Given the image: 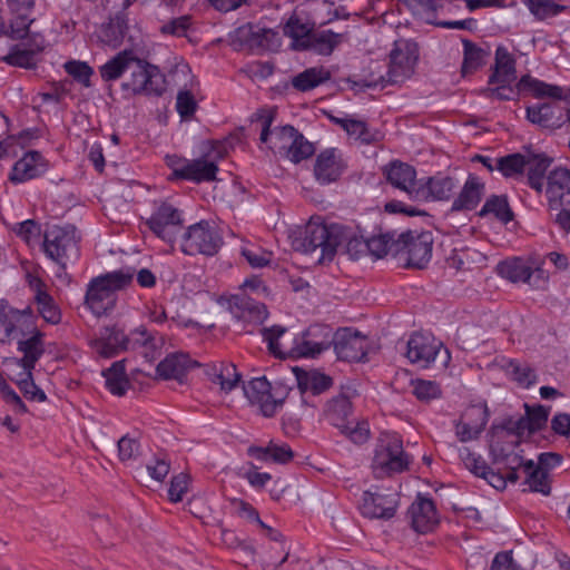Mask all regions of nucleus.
Listing matches in <instances>:
<instances>
[{
  "instance_id": "3c124183",
  "label": "nucleus",
  "mask_w": 570,
  "mask_h": 570,
  "mask_svg": "<svg viewBox=\"0 0 570 570\" xmlns=\"http://www.w3.org/2000/svg\"><path fill=\"white\" fill-rule=\"evenodd\" d=\"M535 20L543 21L563 12L567 7L556 0H521Z\"/></svg>"
},
{
  "instance_id": "6ab92c4d",
  "label": "nucleus",
  "mask_w": 570,
  "mask_h": 570,
  "mask_svg": "<svg viewBox=\"0 0 570 570\" xmlns=\"http://www.w3.org/2000/svg\"><path fill=\"white\" fill-rule=\"evenodd\" d=\"M497 272L500 276L512 283H528L537 288L544 285L548 279L543 269H532L531 266L520 257L500 262L497 266Z\"/></svg>"
},
{
  "instance_id": "473e14b6",
  "label": "nucleus",
  "mask_w": 570,
  "mask_h": 570,
  "mask_svg": "<svg viewBox=\"0 0 570 570\" xmlns=\"http://www.w3.org/2000/svg\"><path fill=\"white\" fill-rule=\"evenodd\" d=\"M125 345L126 351H140L142 356L149 362L154 361L157 355V340L155 335L142 325L130 331L129 334L125 333Z\"/></svg>"
},
{
  "instance_id": "aec40b11",
  "label": "nucleus",
  "mask_w": 570,
  "mask_h": 570,
  "mask_svg": "<svg viewBox=\"0 0 570 570\" xmlns=\"http://www.w3.org/2000/svg\"><path fill=\"white\" fill-rule=\"evenodd\" d=\"M346 168L342 151L337 148H326L316 156L314 177L320 185H330L337 181Z\"/></svg>"
},
{
  "instance_id": "680f3d73",
  "label": "nucleus",
  "mask_w": 570,
  "mask_h": 570,
  "mask_svg": "<svg viewBox=\"0 0 570 570\" xmlns=\"http://www.w3.org/2000/svg\"><path fill=\"white\" fill-rule=\"evenodd\" d=\"M242 374L237 372L235 364L220 362L219 379L217 384L225 393L232 392L238 386Z\"/></svg>"
},
{
  "instance_id": "9d476101",
  "label": "nucleus",
  "mask_w": 570,
  "mask_h": 570,
  "mask_svg": "<svg viewBox=\"0 0 570 570\" xmlns=\"http://www.w3.org/2000/svg\"><path fill=\"white\" fill-rule=\"evenodd\" d=\"M130 78L122 83L124 89L134 95L159 97L165 91V78L158 67L150 65L134 56Z\"/></svg>"
},
{
  "instance_id": "c756f323",
  "label": "nucleus",
  "mask_w": 570,
  "mask_h": 570,
  "mask_svg": "<svg viewBox=\"0 0 570 570\" xmlns=\"http://www.w3.org/2000/svg\"><path fill=\"white\" fill-rule=\"evenodd\" d=\"M45 333L39 328L33 333L17 341V350L22 353V357L17 360V364L23 371H33L38 361L45 354Z\"/></svg>"
},
{
  "instance_id": "5fc2aeb1",
  "label": "nucleus",
  "mask_w": 570,
  "mask_h": 570,
  "mask_svg": "<svg viewBox=\"0 0 570 570\" xmlns=\"http://www.w3.org/2000/svg\"><path fill=\"white\" fill-rule=\"evenodd\" d=\"M460 458L463 461L466 469H469L474 475L489 480V478L497 476L487 462L481 455L472 452L469 448H462L460 450Z\"/></svg>"
},
{
  "instance_id": "4be33fe9",
  "label": "nucleus",
  "mask_w": 570,
  "mask_h": 570,
  "mask_svg": "<svg viewBox=\"0 0 570 570\" xmlns=\"http://www.w3.org/2000/svg\"><path fill=\"white\" fill-rule=\"evenodd\" d=\"M228 308L238 321L256 325L263 324L269 314L264 303L257 302L246 293L232 295Z\"/></svg>"
},
{
  "instance_id": "a19ab883",
  "label": "nucleus",
  "mask_w": 570,
  "mask_h": 570,
  "mask_svg": "<svg viewBox=\"0 0 570 570\" xmlns=\"http://www.w3.org/2000/svg\"><path fill=\"white\" fill-rule=\"evenodd\" d=\"M344 36L332 30L312 31L306 50L321 56H330L343 41Z\"/></svg>"
},
{
  "instance_id": "dca6fc26",
  "label": "nucleus",
  "mask_w": 570,
  "mask_h": 570,
  "mask_svg": "<svg viewBox=\"0 0 570 570\" xmlns=\"http://www.w3.org/2000/svg\"><path fill=\"white\" fill-rule=\"evenodd\" d=\"M332 345L338 360L363 362L367 355L368 340L357 331L343 328L336 332Z\"/></svg>"
},
{
  "instance_id": "5701e85b",
  "label": "nucleus",
  "mask_w": 570,
  "mask_h": 570,
  "mask_svg": "<svg viewBox=\"0 0 570 570\" xmlns=\"http://www.w3.org/2000/svg\"><path fill=\"white\" fill-rule=\"evenodd\" d=\"M456 188V180L441 173L419 180L414 200H449Z\"/></svg>"
},
{
  "instance_id": "f257e3e1",
  "label": "nucleus",
  "mask_w": 570,
  "mask_h": 570,
  "mask_svg": "<svg viewBox=\"0 0 570 570\" xmlns=\"http://www.w3.org/2000/svg\"><path fill=\"white\" fill-rule=\"evenodd\" d=\"M304 247L307 252L321 249L320 263L332 262L338 248L353 261L367 255V239L340 224L309 222L305 228Z\"/></svg>"
},
{
  "instance_id": "49530a36",
  "label": "nucleus",
  "mask_w": 570,
  "mask_h": 570,
  "mask_svg": "<svg viewBox=\"0 0 570 570\" xmlns=\"http://www.w3.org/2000/svg\"><path fill=\"white\" fill-rule=\"evenodd\" d=\"M524 483L529 485L530 492L541 493L542 495H550L551 480L549 473L543 471L541 466H537L533 460H528L524 464Z\"/></svg>"
},
{
  "instance_id": "6e6552de",
  "label": "nucleus",
  "mask_w": 570,
  "mask_h": 570,
  "mask_svg": "<svg viewBox=\"0 0 570 570\" xmlns=\"http://www.w3.org/2000/svg\"><path fill=\"white\" fill-rule=\"evenodd\" d=\"M419 60V46L413 40L395 41L390 53L386 77H381V86L402 83L409 79Z\"/></svg>"
},
{
  "instance_id": "f3484780",
  "label": "nucleus",
  "mask_w": 570,
  "mask_h": 570,
  "mask_svg": "<svg viewBox=\"0 0 570 570\" xmlns=\"http://www.w3.org/2000/svg\"><path fill=\"white\" fill-rule=\"evenodd\" d=\"M443 344L433 335L426 333H413L406 343L405 356L420 368H428L435 361Z\"/></svg>"
},
{
  "instance_id": "0e129e2a",
  "label": "nucleus",
  "mask_w": 570,
  "mask_h": 570,
  "mask_svg": "<svg viewBox=\"0 0 570 570\" xmlns=\"http://www.w3.org/2000/svg\"><path fill=\"white\" fill-rule=\"evenodd\" d=\"M66 72L83 86L90 85L92 68L85 61L70 60L65 63Z\"/></svg>"
},
{
  "instance_id": "2f4dec72",
  "label": "nucleus",
  "mask_w": 570,
  "mask_h": 570,
  "mask_svg": "<svg viewBox=\"0 0 570 570\" xmlns=\"http://www.w3.org/2000/svg\"><path fill=\"white\" fill-rule=\"evenodd\" d=\"M517 60L504 46H498L494 52V65L491 67L488 83L515 82Z\"/></svg>"
},
{
  "instance_id": "4d7b16f0",
  "label": "nucleus",
  "mask_w": 570,
  "mask_h": 570,
  "mask_svg": "<svg viewBox=\"0 0 570 570\" xmlns=\"http://www.w3.org/2000/svg\"><path fill=\"white\" fill-rule=\"evenodd\" d=\"M412 394L421 402H430L441 396V387L435 381L411 380Z\"/></svg>"
},
{
  "instance_id": "c9c22d12",
  "label": "nucleus",
  "mask_w": 570,
  "mask_h": 570,
  "mask_svg": "<svg viewBox=\"0 0 570 570\" xmlns=\"http://www.w3.org/2000/svg\"><path fill=\"white\" fill-rule=\"evenodd\" d=\"M367 255L374 259L383 258L386 255L397 257L400 256L399 234L396 232H386L374 235L367 238Z\"/></svg>"
},
{
  "instance_id": "69168bd1",
  "label": "nucleus",
  "mask_w": 570,
  "mask_h": 570,
  "mask_svg": "<svg viewBox=\"0 0 570 570\" xmlns=\"http://www.w3.org/2000/svg\"><path fill=\"white\" fill-rule=\"evenodd\" d=\"M354 421L347 423V428L340 429V432L346 435L353 443L363 444L370 438V428L366 421L357 422L353 425Z\"/></svg>"
},
{
  "instance_id": "f704fd0d",
  "label": "nucleus",
  "mask_w": 570,
  "mask_h": 570,
  "mask_svg": "<svg viewBox=\"0 0 570 570\" xmlns=\"http://www.w3.org/2000/svg\"><path fill=\"white\" fill-rule=\"evenodd\" d=\"M191 367L190 358L185 353L167 355L156 367L157 375L164 380L180 381L188 368Z\"/></svg>"
},
{
  "instance_id": "a211bd4d",
  "label": "nucleus",
  "mask_w": 570,
  "mask_h": 570,
  "mask_svg": "<svg viewBox=\"0 0 570 570\" xmlns=\"http://www.w3.org/2000/svg\"><path fill=\"white\" fill-rule=\"evenodd\" d=\"M243 391L250 404L257 405L261 413L266 417L275 415L283 400L276 399L272 393L271 383L265 376L254 377L243 384Z\"/></svg>"
},
{
  "instance_id": "338daca9",
  "label": "nucleus",
  "mask_w": 570,
  "mask_h": 570,
  "mask_svg": "<svg viewBox=\"0 0 570 570\" xmlns=\"http://www.w3.org/2000/svg\"><path fill=\"white\" fill-rule=\"evenodd\" d=\"M345 131L363 144H372L375 140V135L371 132L366 122L360 119L350 118Z\"/></svg>"
},
{
  "instance_id": "c85d7f7f",
  "label": "nucleus",
  "mask_w": 570,
  "mask_h": 570,
  "mask_svg": "<svg viewBox=\"0 0 570 570\" xmlns=\"http://www.w3.org/2000/svg\"><path fill=\"white\" fill-rule=\"evenodd\" d=\"M412 527L416 532L426 533L439 522L438 511L431 498L417 494L415 501L409 508Z\"/></svg>"
},
{
  "instance_id": "f8f14e48",
  "label": "nucleus",
  "mask_w": 570,
  "mask_h": 570,
  "mask_svg": "<svg viewBox=\"0 0 570 570\" xmlns=\"http://www.w3.org/2000/svg\"><path fill=\"white\" fill-rule=\"evenodd\" d=\"M333 337L332 327L313 324L294 337L291 353L296 357H316L331 347Z\"/></svg>"
},
{
  "instance_id": "ea45409f",
  "label": "nucleus",
  "mask_w": 570,
  "mask_h": 570,
  "mask_svg": "<svg viewBox=\"0 0 570 570\" xmlns=\"http://www.w3.org/2000/svg\"><path fill=\"white\" fill-rule=\"evenodd\" d=\"M128 30V17L125 12H117L109 19L101 28V41L116 49L118 48L126 36Z\"/></svg>"
},
{
  "instance_id": "052dcab7",
  "label": "nucleus",
  "mask_w": 570,
  "mask_h": 570,
  "mask_svg": "<svg viewBox=\"0 0 570 570\" xmlns=\"http://www.w3.org/2000/svg\"><path fill=\"white\" fill-rule=\"evenodd\" d=\"M176 111L181 120H190L198 109V104L190 90H179L176 97Z\"/></svg>"
},
{
  "instance_id": "7c9ffc66",
  "label": "nucleus",
  "mask_w": 570,
  "mask_h": 570,
  "mask_svg": "<svg viewBox=\"0 0 570 570\" xmlns=\"http://www.w3.org/2000/svg\"><path fill=\"white\" fill-rule=\"evenodd\" d=\"M385 176L392 186L405 191L414 200V191L417 189L419 180L415 179L416 170L413 166L400 160L392 161L385 169Z\"/></svg>"
},
{
  "instance_id": "603ef678",
  "label": "nucleus",
  "mask_w": 570,
  "mask_h": 570,
  "mask_svg": "<svg viewBox=\"0 0 570 570\" xmlns=\"http://www.w3.org/2000/svg\"><path fill=\"white\" fill-rule=\"evenodd\" d=\"M528 158L520 153L509 154L495 159V168L505 178L522 175L527 168Z\"/></svg>"
},
{
  "instance_id": "39448f33",
  "label": "nucleus",
  "mask_w": 570,
  "mask_h": 570,
  "mask_svg": "<svg viewBox=\"0 0 570 570\" xmlns=\"http://www.w3.org/2000/svg\"><path fill=\"white\" fill-rule=\"evenodd\" d=\"M546 196L551 210H558L553 223L570 233V169L557 167L547 176Z\"/></svg>"
},
{
  "instance_id": "423d86ee",
  "label": "nucleus",
  "mask_w": 570,
  "mask_h": 570,
  "mask_svg": "<svg viewBox=\"0 0 570 570\" xmlns=\"http://www.w3.org/2000/svg\"><path fill=\"white\" fill-rule=\"evenodd\" d=\"M224 244L215 223L200 220L190 225L181 236L180 249L189 256H214Z\"/></svg>"
},
{
  "instance_id": "2eb2a0df",
  "label": "nucleus",
  "mask_w": 570,
  "mask_h": 570,
  "mask_svg": "<svg viewBox=\"0 0 570 570\" xmlns=\"http://www.w3.org/2000/svg\"><path fill=\"white\" fill-rule=\"evenodd\" d=\"M551 102L535 104L528 106L527 119L542 129L556 130L564 125L570 127V108L562 102L563 96L559 99L552 98Z\"/></svg>"
},
{
  "instance_id": "a18cd8bd",
  "label": "nucleus",
  "mask_w": 570,
  "mask_h": 570,
  "mask_svg": "<svg viewBox=\"0 0 570 570\" xmlns=\"http://www.w3.org/2000/svg\"><path fill=\"white\" fill-rule=\"evenodd\" d=\"M248 454L258 461H273L281 464L289 462L294 456L292 449L287 444L278 445L275 443H269L265 448L250 446Z\"/></svg>"
},
{
  "instance_id": "cd10ccee",
  "label": "nucleus",
  "mask_w": 570,
  "mask_h": 570,
  "mask_svg": "<svg viewBox=\"0 0 570 570\" xmlns=\"http://www.w3.org/2000/svg\"><path fill=\"white\" fill-rule=\"evenodd\" d=\"M485 194V183L475 174H469L463 187L453 199L451 212H471L478 207Z\"/></svg>"
},
{
  "instance_id": "864d4df0",
  "label": "nucleus",
  "mask_w": 570,
  "mask_h": 570,
  "mask_svg": "<svg viewBox=\"0 0 570 570\" xmlns=\"http://www.w3.org/2000/svg\"><path fill=\"white\" fill-rule=\"evenodd\" d=\"M415 17L429 24H435L436 12L442 4L436 0H400Z\"/></svg>"
},
{
  "instance_id": "774afa93",
  "label": "nucleus",
  "mask_w": 570,
  "mask_h": 570,
  "mask_svg": "<svg viewBox=\"0 0 570 570\" xmlns=\"http://www.w3.org/2000/svg\"><path fill=\"white\" fill-rule=\"evenodd\" d=\"M188 482L189 476L186 473L174 475L168 489V499L174 503L180 502L188 490Z\"/></svg>"
},
{
  "instance_id": "bf43d9fd",
  "label": "nucleus",
  "mask_w": 570,
  "mask_h": 570,
  "mask_svg": "<svg viewBox=\"0 0 570 570\" xmlns=\"http://www.w3.org/2000/svg\"><path fill=\"white\" fill-rule=\"evenodd\" d=\"M462 417L483 432L490 419V411L485 402L470 405Z\"/></svg>"
},
{
  "instance_id": "e433bc0d",
  "label": "nucleus",
  "mask_w": 570,
  "mask_h": 570,
  "mask_svg": "<svg viewBox=\"0 0 570 570\" xmlns=\"http://www.w3.org/2000/svg\"><path fill=\"white\" fill-rule=\"evenodd\" d=\"M463 61L461 72L463 76L472 75L482 68L490 57L489 47H481L471 40L463 39Z\"/></svg>"
},
{
  "instance_id": "393cba45",
  "label": "nucleus",
  "mask_w": 570,
  "mask_h": 570,
  "mask_svg": "<svg viewBox=\"0 0 570 570\" xmlns=\"http://www.w3.org/2000/svg\"><path fill=\"white\" fill-rule=\"evenodd\" d=\"M237 35L250 49L275 51L281 47V38L277 31L247 23L237 29Z\"/></svg>"
},
{
  "instance_id": "7ed1b4c3",
  "label": "nucleus",
  "mask_w": 570,
  "mask_h": 570,
  "mask_svg": "<svg viewBox=\"0 0 570 570\" xmlns=\"http://www.w3.org/2000/svg\"><path fill=\"white\" fill-rule=\"evenodd\" d=\"M80 236L73 225H49L43 230L41 249L62 269L80 256Z\"/></svg>"
},
{
  "instance_id": "4468645a",
  "label": "nucleus",
  "mask_w": 570,
  "mask_h": 570,
  "mask_svg": "<svg viewBox=\"0 0 570 570\" xmlns=\"http://www.w3.org/2000/svg\"><path fill=\"white\" fill-rule=\"evenodd\" d=\"M399 244L400 255L405 256V267L422 269L430 263L433 247L430 233L417 234L411 230L401 233Z\"/></svg>"
},
{
  "instance_id": "72a5a7b5",
  "label": "nucleus",
  "mask_w": 570,
  "mask_h": 570,
  "mask_svg": "<svg viewBox=\"0 0 570 570\" xmlns=\"http://www.w3.org/2000/svg\"><path fill=\"white\" fill-rule=\"evenodd\" d=\"M353 407L350 397L345 394H338L327 401L324 409V419L336 429L347 428L352 420Z\"/></svg>"
},
{
  "instance_id": "9b49d317",
  "label": "nucleus",
  "mask_w": 570,
  "mask_h": 570,
  "mask_svg": "<svg viewBox=\"0 0 570 570\" xmlns=\"http://www.w3.org/2000/svg\"><path fill=\"white\" fill-rule=\"evenodd\" d=\"M0 328L4 333L1 343L18 341L38 330L31 307L17 309L3 299H0Z\"/></svg>"
},
{
  "instance_id": "37998d69",
  "label": "nucleus",
  "mask_w": 570,
  "mask_h": 570,
  "mask_svg": "<svg viewBox=\"0 0 570 570\" xmlns=\"http://www.w3.org/2000/svg\"><path fill=\"white\" fill-rule=\"evenodd\" d=\"M102 375L106 379V387L112 395L122 396L126 394L130 382L126 374L124 360L114 362L110 367L102 371Z\"/></svg>"
},
{
  "instance_id": "6e6d98bb",
  "label": "nucleus",
  "mask_w": 570,
  "mask_h": 570,
  "mask_svg": "<svg viewBox=\"0 0 570 570\" xmlns=\"http://www.w3.org/2000/svg\"><path fill=\"white\" fill-rule=\"evenodd\" d=\"M13 230L29 247H33L36 245L41 246L43 232L41 230L40 224L36 220L27 219L18 223Z\"/></svg>"
},
{
  "instance_id": "4c0bfd02",
  "label": "nucleus",
  "mask_w": 570,
  "mask_h": 570,
  "mask_svg": "<svg viewBox=\"0 0 570 570\" xmlns=\"http://www.w3.org/2000/svg\"><path fill=\"white\" fill-rule=\"evenodd\" d=\"M45 287L41 281H37L35 294L37 311L47 323L57 325L62 318L61 309Z\"/></svg>"
},
{
  "instance_id": "09e8293b",
  "label": "nucleus",
  "mask_w": 570,
  "mask_h": 570,
  "mask_svg": "<svg viewBox=\"0 0 570 570\" xmlns=\"http://www.w3.org/2000/svg\"><path fill=\"white\" fill-rule=\"evenodd\" d=\"M43 49V39L41 43H37L35 49H21L18 46L12 48L2 60L9 66L20 67L24 69L35 68L37 65L36 56Z\"/></svg>"
},
{
  "instance_id": "bb28decb",
  "label": "nucleus",
  "mask_w": 570,
  "mask_h": 570,
  "mask_svg": "<svg viewBox=\"0 0 570 570\" xmlns=\"http://www.w3.org/2000/svg\"><path fill=\"white\" fill-rule=\"evenodd\" d=\"M48 169V164L39 151H28L17 160L9 174V180L13 184H22L42 176Z\"/></svg>"
},
{
  "instance_id": "f03ea898",
  "label": "nucleus",
  "mask_w": 570,
  "mask_h": 570,
  "mask_svg": "<svg viewBox=\"0 0 570 570\" xmlns=\"http://www.w3.org/2000/svg\"><path fill=\"white\" fill-rule=\"evenodd\" d=\"M134 276V269L125 267L94 277L87 285L85 305L98 317L107 315L116 305L117 292L127 288Z\"/></svg>"
},
{
  "instance_id": "58836bf2",
  "label": "nucleus",
  "mask_w": 570,
  "mask_h": 570,
  "mask_svg": "<svg viewBox=\"0 0 570 570\" xmlns=\"http://www.w3.org/2000/svg\"><path fill=\"white\" fill-rule=\"evenodd\" d=\"M331 77V72L326 68L311 67L292 77L291 85L299 92H307L325 83Z\"/></svg>"
},
{
  "instance_id": "1a4fd4ad",
  "label": "nucleus",
  "mask_w": 570,
  "mask_h": 570,
  "mask_svg": "<svg viewBox=\"0 0 570 570\" xmlns=\"http://www.w3.org/2000/svg\"><path fill=\"white\" fill-rule=\"evenodd\" d=\"M183 223V212L168 200H155L151 215L145 222L155 236L167 243L175 242Z\"/></svg>"
},
{
  "instance_id": "de8ad7c7",
  "label": "nucleus",
  "mask_w": 570,
  "mask_h": 570,
  "mask_svg": "<svg viewBox=\"0 0 570 570\" xmlns=\"http://www.w3.org/2000/svg\"><path fill=\"white\" fill-rule=\"evenodd\" d=\"M312 31L313 28L297 16H292L283 27V33L293 40L296 50H306Z\"/></svg>"
},
{
  "instance_id": "20e7f679",
  "label": "nucleus",
  "mask_w": 570,
  "mask_h": 570,
  "mask_svg": "<svg viewBox=\"0 0 570 570\" xmlns=\"http://www.w3.org/2000/svg\"><path fill=\"white\" fill-rule=\"evenodd\" d=\"M412 458L403 450V442L396 433H382L379 438L372 460L376 478L401 473L409 469Z\"/></svg>"
},
{
  "instance_id": "ddd939ff",
  "label": "nucleus",
  "mask_w": 570,
  "mask_h": 570,
  "mask_svg": "<svg viewBox=\"0 0 570 570\" xmlns=\"http://www.w3.org/2000/svg\"><path fill=\"white\" fill-rule=\"evenodd\" d=\"M167 165L171 169L170 180H187L195 184L214 181L218 171L216 163L204 157L188 160L171 156L168 157Z\"/></svg>"
},
{
  "instance_id": "13d9d810",
  "label": "nucleus",
  "mask_w": 570,
  "mask_h": 570,
  "mask_svg": "<svg viewBox=\"0 0 570 570\" xmlns=\"http://www.w3.org/2000/svg\"><path fill=\"white\" fill-rule=\"evenodd\" d=\"M16 383L23 396L29 401L41 403L47 400L46 393L33 382L32 371L22 370L20 379Z\"/></svg>"
},
{
  "instance_id": "0eeeda50",
  "label": "nucleus",
  "mask_w": 570,
  "mask_h": 570,
  "mask_svg": "<svg viewBox=\"0 0 570 570\" xmlns=\"http://www.w3.org/2000/svg\"><path fill=\"white\" fill-rule=\"evenodd\" d=\"M514 82H495L493 88L485 90L489 98H495L498 100H513L521 92H530L534 98H561L562 87L544 82L530 75H523L518 81Z\"/></svg>"
},
{
  "instance_id": "e2e57ef3",
  "label": "nucleus",
  "mask_w": 570,
  "mask_h": 570,
  "mask_svg": "<svg viewBox=\"0 0 570 570\" xmlns=\"http://www.w3.org/2000/svg\"><path fill=\"white\" fill-rule=\"evenodd\" d=\"M524 409L525 415L523 422L530 424L534 432L540 431L547 425L550 407H546L541 404L531 406L525 403Z\"/></svg>"
},
{
  "instance_id": "c03bdc74",
  "label": "nucleus",
  "mask_w": 570,
  "mask_h": 570,
  "mask_svg": "<svg viewBox=\"0 0 570 570\" xmlns=\"http://www.w3.org/2000/svg\"><path fill=\"white\" fill-rule=\"evenodd\" d=\"M134 55L131 50L118 52L99 69L100 76L105 81L119 79L125 71L132 68Z\"/></svg>"
},
{
  "instance_id": "8fccbe9b",
  "label": "nucleus",
  "mask_w": 570,
  "mask_h": 570,
  "mask_svg": "<svg viewBox=\"0 0 570 570\" xmlns=\"http://www.w3.org/2000/svg\"><path fill=\"white\" fill-rule=\"evenodd\" d=\"M297 383L303 392L311 391L314 395H317L328 390L333 384V380L324 373L311 371L297 375Z\"/></svg>"
},
{
  "instance_id": "b1692460",
  "label": "nucleus",
  "mask_w": 570,
  "mask_h": 570,
  "mask_svg": "<svg viewBox=\"0 0 570 570\" xmlns=\"http://www.w3.org/2000/svg\"><path fill=\"white\" fill-rule=\"evenodd\" d=\"M90 347L101 357L111 358L126 352L125 332L117 325L104 326L96 337L90 340Z\"/></svg>"
},
{
  "instance_id": "412c9836",
  "label": "nucleus",
  "mask_w": 570,
  "mask_h": 570,
  "mask_svg": "<svg viewBox=\"0 0 570 570\" xmlns=\"http://www.w3.org/2000/svg\"><path fill=\"white\" fill-rule=\"evenodd\" d=\"M273 134L282 142L279 148L287 149V158L294 164L309 158L315 151L313 144L291 125L279 127Z\"/></svg>"
},
{
  "instance_id": "79ce46f5",
  "label": "nucleus",
  "mask_w": 570,
  "mask_h": 570,
  "mask_svg": "<svg viewBox=\"0 0 570 570\" xmlns=\"http://www.w3.org/2000/svg\"><path fill=\"white\" fill-rule=\"evenodd\" d=\"M493 215L500 223L507 225L514 219L507 195H491L479 212L480 217Z\"/></svg>"
},
{
  "instance_id": "a878e982",
  "label": "nucleus",
  "mask_w": 570,
  "mask_h": 570,
  "mask_svg": "<svg viewBox=\"0 0 570 570\" xmlns=\"http://www.w3.org/2000/svg\"><path fill=\"white\" fill-rule=\"evenodd\" d=\"M396 507L394 495L368 490L363 493L360 509L365 518L389 520L394 517Z\"/></svg>"
}]
</instances>
